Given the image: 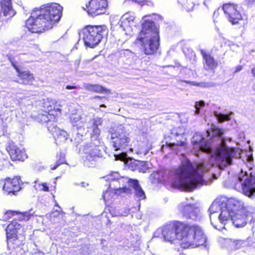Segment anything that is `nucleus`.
Instances as JSON below:
<instances>
[{"label":"nucleus","mask_w":255,"mask_h":255,"mask_svg":"<svg viewBox=\"0 0 255 255\" xmlns=\"http://www.w3.org/2000/svg\"><path fill=\"white\" fill-rule=\"evenodd\" d=\"M245 243L243 240H235L230 239L225 240L226 248L230 251H235L241 249Z\"/></svg>","instance_id":"5701e85b"},{"label":"nucleus","mask_w":255,"mask_h":255,"mask_svg":"<svg viewBox=\"0 0 255 255\" xmlns=\"http://www.w3.org/2000/svg\"><path fill=\"white\" fill-rule=\"evenodd\" d=\"M84 10L89 15L94 16L104 13L108 6L107 0H90Z\"/></svg>","instance_id":"9b49d317"},{"label":"nucleus","mask_w":255,"mask_h":255,"mask_svg":"<svg viewBox=\"0 0 255 255\" xmlns=\"http://www.w3.org/2000/svg\"><path fill=\"white\" fill-rule=\"evenodd\" d=\"M62 10L63 7L57 3L42 5L25 21V27L31 33H44L60 19Z\"/></svg>","instance_id":"20e7f679"},{"label":"nucleus","mask_w":255,"mask_h":255,"mask_svg":"<svg viewBox=\"0 0 255 255\" xmlns=\"http://www.w3.org/2000/svg\"><path fill=\"white\" fill-rule=\"evenodd\" d=\"M53 136L57 142H61L67 139L68 134L66 131L60 129L58 132L54 133Z\"/></svg>","instance_id":"7c9ffc66"},{"label":"nucleus","mask_w":255,"mask_h":255,"mask_svg":"<svg viewBox=\"0 0 255 255\" xmlns=\"http://www.w3.org/2000/svg\"><path fill=\"white\" fill-rule=\"evenodd\" d=\"M161 233L166 242L173 243L180 241V245L184 249L196 248L203 245L206 241V238L200 227L190 226L179 222L158 229L156 231V233Z\"/></svg>","instance_id":"f257e3e1"},{"label":"nucleus","mask_w":255,"mask_h":255,"mask_svg":"<svg viewBox=\"0 0 255 255\" xmlns=\"http://www.w3.org/2000/svg\"><path fill=\"white\" fill-rule=\"evenodd\" d=\"M223 9L229 21L232 24H237L242 19V16L237 4L231 3L224 4Z\"/></svg>","instance_id":"ddd939ff"},{"label":"nucleus","mask_w":255,"mask_h":255,"mask_svg":"<svg viewBox=\"0 0 255 255\" xmlns=\"http://www.w3.org/2000/svg\"><path fill=\"white\" fill-rule=\"evenodd\" d=\"M15 214H18L19 215V220L21 221H27L30 219L34 216V212L32 210L29 211L20 213L18 211L9 210L6 212L4 214V219H7L11 218Z\"/></svg>","instance_id":"aec40b11"},{"label":"nucleus","mask_w":255,"mask_h":255,"mask_svg":"<svg viewBox=\"0 0 255 255\" xmlns=\"http://www.w3.org/2000/svg\"><path fill=\"white\" fill-rule=\"evenodd\" d=\"M181 139L179 138V139H176V142H166V144L167 146L172 148L174 145L180 146H185L186 145V139L183 136H181Z\"/></svg>","instance_id":"2f4dec72"},{"label":"nucleus","mask_w":255,"mask_h":255,"mask_svg":"<svg viewBox=\"0 0 255 255\" xmlns=\"http://www.w3.org/2000/svg\"><path fill=\"white\" fill-rule=\"evenodd\" d=\"M247 159L250 160V159H253V158L252 157H248L247 158Z\"/></svg>","instance_id":"e2e57ef3"},{"label":"nucleus","mask_w":255,"mask_h":255,"mask_svg":"<svg viewBox=\"0 0 255 255\" xmlns=\"http://www.w3.org/2000/svg\"><path fill=\"white\" fill-rule=\"evenodd\" d=\"M32 255H43V253L40 251L35 252Z\"/></svg>","instance_id":"6e6d98bb"},{"label":"nucleus","mask_w":255,"mask_h":255,"mask_svg":"<svg viewBox=\"0 0 255 255\" xmlns=\"http://www.w3.org/2000/svg\"><path fill=\"white\" fill-rule=\"evenodd\" d=\"M9 164L10 163L8 160H0V170L4 168V165L8 166Z\"/></svg>","instance_id":"49530a36"},{"label":"nucleus","mask_w":255,"mask_h":255,"mask_svg":"<svg viewBox=\"0 0 255 255\" xmlns=\"http://www.w3.org/2000/svg\"><path fill=\"white\" fill-rule=\"evenodd\" d=\"M7 57L8 60L10 62L12 67L14 68L15 70H18L19 68V66L17 65L16 62L14 60V57L12 55H7Z\"/></svg>","instance_id":"ea45409f"},{"label":"nucleus","mask_w":255,"mask_h":255,"mask_svg":"<svg viewBox=\"0 0 255 255\" xmlns=\"http://www.w3.org/2000/svg\"><path fill=\"white\" fill-rule=\"evenodd\" d=\"M162 173L160 171L157 173H154L152 174L153 177L157 179L158 182H161L163 180H164V179H161L160 176L161 175H162Z\"/></svg>","instance_id":"c03bdc74"},{"label":"nucleus","mask_w":255,"mask_h":255,"mask_svg":"<svg viewBox=\"0 0 255 255\" xmlns=\"http://www.w3.org/2000/svg\"><path fill=\"white\" fill-rule=\"evenodd\" d=\"M95 160H84V165L88 167L94 166L95 163L93 162Z\"/></svg>","instance_id":"a18cd8bd"},{"label":"nucleus","mask_w":255,"mask_h":255,"mask_svg":"<svg viewBox=\"0 0 255 255\" xmlns=\"http://www.w3.org/2000/svg\"><path fill=\"white\" fill-rule=\"evenodd\" d=\"M115 159H133L131 157H128L126 152H122L119 154H115Z\"/></svg>","instance_id":"79ce46f5"},{"label":"nucleus","mask_w":255,"mask_h":255,"mask_svg":"<svg viewBox=\"0 0 255 255\" xmlns=\"http://www.w3.org/2000/svg\"><path fill=\"white\" fill-rule=\"evenodd\" d=\"M212 176H213V177H214V179H217V177L216 176V175L215 174L212 173Z\"/></svg>","instance_id":"052dcab7"},{"label":"nucleus","mask_w":255,"mask_h":255,"mask_svg":"<svg viewBox=\"0 0 255 255\" xmlns=\"http://www.w3.org/2000/svg\"><path fill=\"white\" fill-rule=\"evenodd\" d=\"M21 228V225L15 220L12 221L6 229V238L8 242H13L17 240V233Z\"/></svg>","instance_id":"f3484780"},{"label":"nucleus","mask_w":255,"mask_h":255,"mask_svg":"<svg viewBox=\"0 0 255 255\" xmlns=\"http://www.w3.org/2000/svg\"><path fill=\"white\" fill-rule=\"evenodd\" d=\"M36 169H37V170H42V169H44V168H43V167L41 168L40 167L39 168H38V167H37H37H36Z\"/></svg>","instance_id":"bf43d9fd"},{"label":"nucleus","mask_w":255,"mask_h":255,"mask_svg":"<svg viewBox=\"0 0 255 255\" xmlns=\"http://www.w3.org/2000/svg\"><path fill=\"white\" fill-rule=\"evenodd\" d=\"M85 88L86 90L91 92L105 94L111 93V91L110 89L99 84H88L85 86Z\"/></svg>","instance_id":"b1692460"},{"label":"nucleus","mask_w":255,"mask_h":255,"mask_svg":"<svg viewBox=\"0 0 255 255\" xmlns=\"http://www.w3.org/2000/svg\"><path fill=\"white\" fill-rule=\"evenodd\" d=\"M6 149L11 159H24L27 158L24 152L12 144H9Z\"/></svg>","instance_id":"412c9836"},{"label":"nucleus","mask_w":255,"mask_h":255,"mask_svg":"<svg viewBox=\"0 0 255 255\" xmlns=\"http://www.w3.org/2000/svg\"><path fill=\"white\" fill-rule=\"evenodd\" d=\"M165 67H173V66L172 65H168V66H165Z\"/></svg>","instance_id":"680f3d73"},{"label":"nucleus","mask_w":255,"mask_h":255,"mask_svg":"<svg viewBox=\"0 0 255 255\" xmlns=\"http://www.w3.org/2000/svg\"><path fill=\"white\" fill-rule=\"evenodd\" d=\"M251 73L254 77H255V66L251 69Z\"/></svg>","instance_id":"5fc2aeb1"},{"label":"nucleus","mask_w":255,"mask_h":255,"mask_svg":"<svg viewBox=\"0 0 255 255\" xmlns=\"http://www.w3.org/2000/svg\"><path fill=\"white\" fill-rule=\"evenodd\" d=\"M177 1L178 4L188 12L192 10L195 5V0H177Z\"/></svg>","instance_id":"c85d7f7f"},{"label":"nucleus","mask_w":255,"mask_h":255,"mask_svg":"<svg viewBox=\"0 0 255 255\" xmlns=\"http://www.w3.org/2000/svg\"><path fill=\"white\" fill-rule=\"evenodd\" d=\"M111 143L115 151L126 148L129 144V134L123 127L112 128L109 130Z\"/></svg>","instance_id":"6e6552de"},{"label":"nucleus","mask_w":255,"mask_h":255,"mask_svg":"<svg viewBox=\"0 0 255 255\" xmlns=\"http://www.w3.org/2000/svg\"><path fill=\"white\" fill-rule=\"evenodd\" d=\"M137 165L139 167V171L145 172L149 168L148 162L141 160L139 162H137Z\"/></svg>","instance_id":"4c0bfd02"},{"label":"nucleus","mask_w":255,"mask_h":255,"mask_svg":"<svg viewBox=\"0 0 255 255\" xmlns=\"http://www.w3.org/2000/svg\"><path fill=\"white\" fill-rule=\"evenodd\" d=\"M202 151L207 153H210L211 152V149L210 146H207L206 145L204 147L201 148Z\"/></svg>","instance_id":"de8ad7c7"},{"label":"nucleus","mask_w":255,"mask_h":255,"mask_svg":"<svg viewBox=\"0 0 255 255\" xmlns=\"http://www.w3.org/2000/svg\"><path fill=\"white\" fill-rule=\"evenodd\" d=\"M83 153L85 158L95 159L100 158V150L96 148H93L90 146H85L83 148Z\"/></svg>","instance_id":"393cba45"},{"label":"nucleus","mask_w":255,"mask_h":255,"mask_svg":"<svg viewBox=\"0 0 255 255\" xmlns=\"http://www.w3.org/2000/svg\"><path fill=\"white\" fill-rule=\"evenodd\" d=\"M160 233H158V234H159ZM156 234H157V233H156V232H155V235H154V236H156Z\"/></svg>","instance_id":"338daca9"},{"label":"nucleus","mask_w":255,"mask_h":255,"mask_svg":"<svg viewBox=\"0 0 255 255\" xmlns=\"http://www.w3.org/2000/svg\"><path fill=\"white\" fill-rule=\"evenodd\" d=\"M216 116L220 123H223L225 121L230 120V115H223L222 114H218L216 115Z\"/></svg>","instance_id":"58836bf2"},{"label":"nucleus","mask_w":255,"mask_h":255,"mask_svg":"<svg viewBox=\"0 0 255 255\" xmlns=\"http://www.w3.org/2000/svg\"><path fill=\"white\" fill-rule=\"evenodd\" d=\"M17 72V76L21 81V83L23 85H32L35 81V77L34 74L29 70L21 71L19 68L18 70H15Z\"/></svg>","instance_id":"a211bd4d"},{"label":"nucleus","mask_w":255,"mask_h":255,"mask_svg":"<svg viewBox=\"0 0 255 255\" xmlns=\"http://www.w3.org/2000/svg\"><path fill=\"white\" fill-rule=\"evenodd\" d=\"M201 161L191 162L190 160H183L181 166L175 171V185L191 192L198 186L207 184L208 181L203 179V174L213 166V163L210 160Z\"/></svg>","instance_id":"7ed1b4c3"},{"label":"nucleus","mask_w":255,"mask_h":255,"mask_svg":"<svg viewBox=\"0 0 255 255\" xmlns=\"http://www.w3.org/2000/svg\"><path fill=\"white\" fill-rule=\"evenodd\" d=\"M103 98H104V97L99 96H96L94 97H93V99H102Z\"/></svg>","instance_id":"4d7b16f0"},{"label":"nucleus","mask_w":255,"mask_h":255,"mask_svg":"<svg viewBox=\"0 0 255 255\" xmlns=\"http://www.w3.org/2000/svg\"><path fill=\"white\" fill-rule=\"evenodd\" d=\"M91 125L89 128L91 129H100L99 126L103 124V120L101 118L96 117L91 120Z\"/></svg>","instance_id":"473e14b6"},{"label":"nucleus","mask_w":255,"mask_h":255,"mask_svg":"<svg viewBox=\"0 0 255 255\" xmlns=\"http://www.w3.org/2000/svg\"><path fill=\"white\" fill-rule=\"evenodd\" d=\"M130 188L134 190V194L139 200L145 198L144 192L139 185L138 180H134L133 181H131V186H130Z\"/></svg>","instance_id":"cd10ccee"},{"label":"nucleus","mask_w":255,"mask_h":255,"mask_svg":"<svg viewBox=\"0 0 255 255\" xmlns=\"http://www.w3.org/2000/svg\"><path fill=\"white\" fill-rule=\"evenodd\" d=\"M106 181L110 182V187L116 189V193L119 195L124 196L131 193V181L134 180L128 177L120 176L118 172H112L104 177Z\"/></svg>","instance_id":"0eeeda50"},{"label":"nucleus","mask_w":255,"mask_h":255,"mask_svg":"<svg viewBox=\"0 0 255 255\" xmlns=\"http://www.w3.org/2000/svg\"><path fill=\"white\" fill-rule=\"evenodd\" d=\"M64 163V162H59V160H58L56 162V163L55 165L52 166V165H51V170H55L56 169L60 164Z\"/></svg>","instance_id":"8fccbe9b"},{"label":"nucleus","mask_w":255,"mask_h":255,"mask_svg":"<svg viewBox=\"0 0 255 255\" xmlns=\"http://www.w3.org/2000/svg\"><path fill=\"white\" fill-rule=\"evenodd\" d=\"M135 41L139 42L140 51L144 54L152 55L157 52L159 46V31L153 21L144 20Z\"/></svg>","instance_id":"39448f33"},{"label":"nucleus","mask_w":255,"mask_h":255,"mask_svg":"<svg viewBox=\"0 0 255 255\" xmlns=\"http://www.w3.org/2000/svg\"><path fill=\"white\" fill-rule=\"evenodd\" d=\"M125 163L127 165H129V168L132 170H138L139 171V167L137 165L138 164H136L137 162H139L141 160H124Z\"/></svg>","instance_id":"e433bc0d"},{"label":"nucleus","mask_w":255,"mask_h":255,"mask_svg":"<svg viewBox=\"0 0 255 255\" xmlns=\"http://www.w3.org/2000/svg\"><path fill=\"white\" fill-rule=\"evenodd\" d=\"M178 209L182 215L187 219L193 221H199L201 219L199 209L193 205L182 203L179 205Z\"/></svg>","instance_id":"f8f14e48"},{"label":"nucleus","mask_w":255,"mask_h":255,"mask_svg":"<svg viewBox=\"0 0 255 255\" xmlns=\"http://www.w3.org/2000/svg\"><path fill=\"white\" fill-rule=\"evenodd\" d=\"M119 195L116 193V189L113 187H110L109 189L103 193V198L106 204L111 203L115 199L116 195Z\"/></svg>","instance_id":"a878e982"},{"label":"nucleus","mask_w":255,"mask_h":255,"mask_svg":"<svg viewBox=\"0 0 255 255\" xmlns=\"http://www.w3.org/2000/svg\"><path fill=\"white\" fill-rule=\"evenodd\" d=\"M78 88V86L75 85H67L66 86V89L67 90L75 89H77Z\"/></svg>","instance_id":"603ef678"},{"label":"nucleus","mask_w":255,"mask_h":255,"mask_svg":"<svg viewBox=\"0 0 255 255\" xmlns=\"http://www.w3.org/2000/svg\"><path fill=\"white\" fill-rule=\"evenodd\" d=\"M148 16H149V15H145L144 17H146Z\"/></svg>","instance_id":"774afa93"},{"label":"nucleus","mask_w":255,"mask_h":255,"mask_svg":"<svg viewBox=\"0 0 255 255\" xmlns=\"http://www.w3.org/2000/svg\"><path fill=\"white\" fill-rule=\"evenodd\" d=\"M248 5H252L255 4V0H245Z\"/></svg>","instance_id":"864d4df0"},{"label":"nucleus","mask_w":255,"mask_h":255,"mask_svg":"<svg viewBox=\"0 0 255 255\" xmlns=\"http://www.w3.org/2000/svg\"><path fill=\"white\" fill-rule=\"evenodd\" d=\"M90 138L91 142L95 145H98L101 143V138L100 137V129H91Z\"/></svg>","instance_id":"c756f323"},{"label":"nucleus","mask_w":255,"mask_h":255,"mask_svg":"<svg viewBox=\"0 0 255 255\" xmlns=\"http://www.w3.org/2000/svg\"><path fill=\"white\" fill-rule=\"evenodd\" d=\"M135 19L134 15L130 13L127 12L124 14L120 19V25L124 29L130 26V24L134 21Z\"/></svg>","instance_id":"bb28decb"},{"label":"nucleus","mask_w":255,"mask_h":255,"mask_svg":"<svg viewBox=\"0 0 255 255\" xmlns=\"http://www.w3.org/2000/svg\"><path fill=\"white\" fill-rule=\"evenodd\" d=\"M56 122H50L47 125V128L49 131L52 133V135L61 129L57 127Z\"/></svg>","instance_id":"c9c22d12"},{"label":"nucleus","mask_w":255,"mask_h":255,"mask_svg":"<svg viewBox=\"0 0 255 255\" xmlns=\"http://www.w3.org/2000/svg\"><path fill=\"white\" fill-rule=\"evenodd\" d=\"M253 161L254 160H243V164L242 165L241 172L239 175H236L233 178V179L232 180V181H234V183H232L231 184V185H234V184L237 183H238V185H239L240 180H238V177L240 176L242 173L244 175L245 174L246 171L248 172V171L246 170L247 168L249 169V171H250L253 168V167L254 166Z\"/></svg>","instance_id":"4be33fe9"},{"label":"nucleus","mask_w":255,"mask_h":255,"mask_svg":"<svg viewBox=\"0 0 255 255\" xmlns=\"http://www.w3.org/2000/svg\"><path fill=\"white\" fill-rule=\"evenodd\" d=\"M211 131L212 132L213 137H221L225 132L224 129L216 126H212Z\"/></svg>","instance_id":"72a5a7b5"},{"label":"nucleus","mask_w":255,"mask_h":255,"mask_svg":"<svg viewBox=\"0 0 255 255\" xmlns=\"http://www.w3.org/2000/svg\"><path fill=\"white\" fill-rule=\"evenodd\" d=\"M107 32L108 28L104 25H88L81 30L84 44L90 48L95 47Z\"/></svg>","instance_id":"423d86ee"},{"label":"nucleus","mask_w":255,"mask_h":255,"mask_svg":"<svg viewBox=\"0 0 255 255\" xmlns=\"http://www.w3.org/2000/svg\"><path fill=\"white\" fill-rule=\"evenodd\" d=\"M63 213H64L62 211H58L57 210L53 211L50 215V218L51 219H52L53 218H57L61 214Z\"/></svg>","instance_id":"37998d69"},{"label":"nucleus","mask_w":255,"mask_h":255,"mask_svg":"<svg viewBox=\"0 0 255 255\" xmlns=\"http://www.w3.org/2000/svg\"><path fill=\"white\" fill-rule=\"evenodd\" d=\"M243 69V66L242 65H238L236 67L234 73H238L241 71Z\"/></svg>","instance_id":"3c124183"},{"label":"nucleus","mask_w":255,"mask_h":255,"mask_svg":"<svg viewBox=\"0 0 255 255\" xmlns=\"http://www.w3.org/2000/svg\"><path fill=\"white\" fill-rule=\"evenodd\" d=\"M253 90H254V91H255V85H254V87H253Z\"/></svg>","instance_id":"69168bd1"},{"label":"nucleus","mask_w":255,"mask_h":255,"mask_svg":"<svg viewBox=\"0 0 255 255\" xmlns=\"http://www.w3.org/2000/svg\"><path fill=\"white\" fill-rule=\"evenodd\" d=\"M56 102L48 101L44 103V110L37 116L38 122L47 125L53 122H56L57 118L61 115V110Z\"/></svg>","instance_id":"1a4fd4ad"},{"label":"nucleus","mask_w":255,"mask_h":255,"mask_svg":"<svg viewBox=\"0 0 255 255\" xmlns=\"http://www.w3.org/2000/svg\"><path fill=\"white\" fill-rule=\"evenodd\" d=\"M205 106V103L203 101H200L196 102L195 104V108L196 109L195 114L198 115L200 113V108Z\"/></svg>","instance_id":"a19ab883"},{"label":"nucleus","mask_w":255,"mask_h":255,"mask_svg":"<svg viewBox=\"0 0 255 255\" xmlns=\"http://www.w3.org/2000/svg\"><path fill=\"white\" fill-rule=\"evenodd\" d=\"M12 0H0V19L1 21H7L16 14L12 4Z\"/></svg>","instance_id":"4468645a"},{"label":"nucleus","mask_w":255,"mask_h":255,"mask_svg":"<svg viewBox=\"0 0 255 255\" xmlns=\"http://www.w3.org/2000/svg\"><path fill=\"white\" fill-rule=\"evenodd\" d=\"M40 187H41V188L40 189L41 190L46 191V192L49 191V188L47 186L46 183H42L41 185H40Z\"/></svg>","instance_id":"09e8293b"},{"label":"nucleus","mask_w":255,"mask_h":255,"mask_svg":"<svg viewBox=\"0 0 255 255\" xmlns=\"http://www.w3.org/2000/svg\"><path fill=\"white\" fill-rule=\"evenodd\" d=\"M216 167L218 169L223 170L227 166L232 164V160H216Z\"/></svg>","instance_id":"f704fd0d"},{"label":"nucleus","mask_w":255,"mask_h":255,"mask_svg":"<svg viewBox=\"0 0 255 255\" xmlns=\"http://www.w3.org/2000/svg\"><path fill=\"white\" fill-rule=\"evenodd\" d=\"M234 149L228 147L224 142L219 145L215 149L213 155L215 159H232L234 155Z\"/></svg>","instance_id":"dca6fc26"},{"label":"nucleus","mask_w":255,"mask_h":255,"mask_svg":"<svg viewBox=\"0 0 255 255\" xmlns=\"http://www.w3.org/2000/svg\"><path fill=\"white\" fill-rule=\"evenodd\" d=\"M240 180L239 185L238 183L234 184L235 188L240 189L241 188L245 195L250 197L255 193V177L252 175V173L245 172V174L243 173L238 177Z\"/></svg>","instance_id":"9d476101"},{"label":"nucleus","mask_w":255,"mask_h":255,"mask_svg":"<svg viewBox=\"0 0 255 255\" xmlns=\"http://www.w3.org/2000/svg\"><path fill=\"white\" fill-rule=\"evenodd\" d=\"M62 158H65V155L63 154V156H62Z\"/></svg>","instance_id":"0e129e2a"},{"label":"nucleus","mask_w":255,"mask_h":255,"mask_svg":"<svg viewBox=\"0 0 255 255\" xmlns=\"http://www.w3.org/2000/svg\"><path fill=\"white\" fill-rule=\"evenodd\" d=\"M100 108H106V106L104 104H102L100 106Z\"/></svg>","instance_id":"13d9d810"},{"label":"nucleus","mask_w":255,"mask_h":255,"mask_svg":"<svg viewBox=\"0 0 255 255\" xmlns=\"http://www.w3.org/2000/svg\"><path fill=\"white\" fill-rule=\"evenodd\" d=\"M209 211L211 224L216 229L217 226L214 225L212 220H217L225 225L231 221L236 227L245 226L247 223V212L246 211L243 203L234 198H231L226 202L215 200L211 205Z\"/></svg>","instance_id":"f03ea898"},{"label":"nucleus","mask_w":255,"mask_h":255,"mask_svg":"<svg viewBox=\"0 0 255 255\" xmlns=\"http://www.w3.org/2000/svg\"><path fill=\"white\" fill-rule=\"evenodd\" d=\"M201 54L204 60V66L207 70H214L218 66V63L210 53L201 50Z\"/></svg>","instance_id":"6ab92c4d"},{"label":"nucleus","mask_w":255,"mask_h":255,"mask_svg":"<svg viewBox=\"0 0 255 255\" xmlns=\"http://www.w3.org/2000/svg\"><path fill=\"white\" fill-rule=\"evenodd\" d=\"M20 179L18 177L12 179L7 178L1 180L0 184L2 186L3 190L5 193L9 194L12 193L15 194V192L20 189Z\"/></svg>","instance_id":"2eb2a0df"}]
</instances>
